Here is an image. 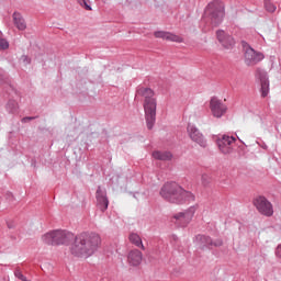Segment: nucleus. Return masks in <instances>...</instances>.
Returning a JSON list of instances; mask_svg holds the SVG:
<instances>
[{
  "instance_id": "20",
  "label": "nucleus",
  "mask_w": 281,
  "mask_h": 281,
  "mask_svg": "<svg viewBox=\"0 0 281 281\" xmlns=\"http://www.w3.org/2000/svg\"><path fill=\"white\" fill-rule=\"evenodd\" d=\"M167 41H170L171 43H183V37L180 35H177L175 33H167Z\"/></svg>"
},
{
  "instance_id": "7",
  "label": "nucleus",
  "mask_w": 281,
  "mask_h": 281,
  "mask_svg": "<svg viewBox=\"0 0 281 281\" xmlns=\"http://www.w3.org/2000/svg\"><path fill=\"white\" fill-rule=\"evenodd\" d=\"M255 207H257L259 214H262L263 216H273V205L267 198L265 196H258L254 201Z\"/></svg>"
},
{
  "instance_id": "28",
  "label": "nucleus",
  "mask_w": 281,
  "mask_h": 281,
  "mask_svg": "<svg viewBox=\"0 0 281 281\" xmlns=\"http://www.w3.org/2000/svg\"><path fill=\"white\" fill-rule=\"evenodd\" d=\"M9 106H12L11 109H16L18 104L14 101H10Z\"/></svg>"
},
{
  "instance_id": "9",
  "label": "nucleus",
  "mask_w": 281,
  "mask_h": 281,
  "mask_svg": "<svg viewBox=\"0 0 281 281\" xmlns=\"http://www.w3.org/2000/svg\"><path fill=\"white\" fill-rule=\"evenodd\" d=\"M255 78L261 87V95L263 98H267L269 95V77H267V72L260 68H257L255 72Z\"/></svg>"
},
{
  "instance_id": "26",
  "label": "nucleus",
  "mask_w": 281,
  "mask_h": 281,
  "mask_svg": "<svg viewBox=\"0 0 281 281\" xmlns=\"http://www.w3.org/2000/svg\"><path fill=\"white\" fill-rule=\"evenodd\" d=\"M21 61H22L24 65H29V63H30L31 60H30V57H27L26 55H23V56L21 57Z\"/></svg>"
},
{
  "instance_id": "23",
  "label": "nucleus",
  "mask_w": 281,
  "mask_h": 281,
  "mask_svg": "<svg viewBox=\"0 0 281 281\" xmlns=\"http://www.w3.org/2000/svg\"><path fill=\"white\" fill-rule=\"evenodd\" d=\"M8 47H10V43L5 40H0V49H8Z\"/></svg>"
},
{
  "instance_id": "2",
  "label": "nucleus",
  "mask_w": 281,
  "mask_h": 281,
  "mask_svg": "<svg viewBox=\"0 0 281 281\" xmlns=\"http://www.w3.org/2000/svg\"><path fill=\"white\" fill-rule=\"evenodd\" d=\"M160 196L168 201L169 203H175L176 205H183V203L194 202V194L186 189L181 188L176 182L166 183L160 190Z\"/></svg>"
},
{
  "instance_id": "4",
  "label": "nucleus",
  "mask_w": 281,
  "mask_h": 281,
  "mask_svg": "<svg viewBox=\"0 0 281 281\" xmlns=\"http://www.w3.org/2000/svg\"><path fill=\"white\" fill-rule=\"evenodd\" d=\"M205 15L213 27H218V24L223 23V19L225 16V4L221 1H213L209 3L205 10Z\"/></svg>"
},
{
  "instance_id": "22",
  "label": "nucleus",
  "mask_w": 281,
  "mask_h": 281,
  "mask_svg": "<svg viewBox=\"0 0 281 281\" xmlns=\"http://www.w3.org/2000/svg\"><path fill=\"white\" fill-rule=\"evenodd\" d=\"M267 12H274L277 10L276 5L271 2H266Z\"/></svg>"
},
{
  "instance_id": "25",
  "label": "nucleus",
  "mask_w": 281,
  "mask_h": 281,
  "mask_svg": "<svg viewBox=\"0 0 281 281\" xmlns=\"http://www.w3.org/2000/svg\"><path fill=\"white\" fill-rule=\"evenodd\" d=\"M15 278H19V280H22V281H27L25 280V276H23V273H21V271H15Z\"/></svg>"
},
{
  "instance_id": "30",
  "label": "nucleus",
  "mask_w": 281,
  "mask_h": 281,
  "mask_svg": "<svg viewBox=\"0 0 281 281\" xmlns=\"http://www.w3.org/2000/svg\"><path fill=\"white\" fill-rule=\"evenodd\" d=\"M280 252H281V246H279V247L277 248V255H278V256H280Z\"/></svg>"
},
{
  "instance_id": "27",
  "label": "nucleus",
  "mask_w": 281,
  "mask_h": 281,
  "mask_svg": "<svg viewBox=\"0 0 281 281\" xmlns=\"http://www.w3.org/2000/svg\"><path fill=\"white\" fill-rule=\"evenodd\" d=\"M202 182L204 183V186H207V183H210V177H207L206 175L202 176Z\"/></svg>"
},
{
  "instance_id": "13",
  "label": "nucleus",
  "mask_w": 281,
  "mask_h": 281,
  "mask_svg": "<svg viewBox=\"0 0 281 281\" xmlns=\"http://www.w3.org/2000/svg\"><path fill=\"white\" fill-rule=\"evenodd\" d=\"M217 41L225 47V49H232L234 45H236V41H234V37L229 35V33L220 30L216 32Z\"/></svg>"
},
{
  "instance_id": "15",
  "label": "nucleus",
  "mask_w": 281,
  "mask_h": 281,
  "mask_svg": "<svg viewBox=\"0 0 281 281\" xmlns=\"http://www.w3.org/2000/svg\"><path fill=\"white\" fill-rule=\"evenodd\" d=\"M97 205L101 212H106L109 209V199L106 198V191H103L102 188H98L97 193Z\"/></svg>"
},
{
  "instance_id": "12",
  "label": "nucleus",
  "mask_w": 281,
  "mask_h": 281,
  "mask_svg": "<svg viewBox=\"0 0 281 281\" xmlns=\"http://www.w3.org/2000/svg\"><path fill=\"white\" fill-rule=\"evenodd\" d=\"M210 109L213 117H223V115L227 113V105L216 98L211 99Z\"/></svg>"
},
{
  "instance_id": "3",
  "label": "nucleus",
  "mask_w": 281,
  "mask_h": 281,
  "mask_svg": "<svg viewBox=\"0 0 281 281\" xmlns=\"http://www.w3.org/2000/svg\"><path fill=\"white\" fill-rule=\"evenodd\" d=\"M137 93L144 98L143 109L147 128L148 131H153V126H155L157 120V98H155V91L150 88H139Z\"/></svg>"
},
{
  "instance_id": "11",
  "label": "nucleus",
  "mask_w": 281,
  "mask_h": 281,
  "mask_svg": "<svg viewBox=\"0 0 281 281\" xmlns=\"http://www.w3.org/2000/svg\"><path fill=\"white\" fill-rule=\"evenodd\" d=\"M196 210H199V205L190 206L186 212H180L176 214L173 218H176V221H179L181 225L186 226L192 221V218H194Z\"/></svg>"
},
{
  "instance_id": "5",
  "label": "nucleus",
  "mask_w": 281,
  "mask_h": 281,
  "mask_svg": "<svg viewBox=\"0 0 281 281\" xmlns=\"http://www.w3.org/2000/svg\"><path fill=\"white\" fill-rule=\"evenodd\" d=\"M70 238H74L71 233L53 231L43 235L42 240L46 243V245H65V243H69Z\"/></svg>"
},
{
  "instance_id": "17",
  "label": "nucleus",
  "mask_w": 281,
  "mask_h": 281,
  "mask_svg": "<svg viewBox=\"0 0 281 281\" xmlns=\"http://www.w3.org/2000/svg\"><path fill=\"white\" fill-rule=\"evenodd\" d=\"M13 21L18 30L23 31L27 27V24H25V20L23 19V15H21L20 13H13Z\"/></svg>"
},
{
  "instance_id": "14",
  "label": "nucleus",
  "mask_w": 281,
  "mask_h": 281,
  "mask_svg": "<svg viewBox=\"0 0 281 281\" xmlns=\"http://www.w3.org/2000/svg\"><path fill=\"white\" fill-rule=\"evenodd\" d=\"M144 260V254L138 249H132L127 254V263L130 267H139Z\"/></svg>"
},
{
  "instance_id": "6",
  "label": "nucleus",
  "mask_w": 281,
  "mask_h": 281,
  "mask_svg": "<svg viewBox=\"0 0 281 281\" xmlns=\"http://www.w3.org/2000/svg\"><path fill=\"white\" fill-rule=\"evenodd\" d=\"M245 47V63L248 65V67H254V65H258L261 60H265V54L260 52H256L250 46H244Z\"/></svg>"
},
{
  "instance_id": "16",
  "label": "nucleus",
  "mask_w": 281,
  "mask_h": 281,
  "mask_svg": "<svg viewBox=\"0 0 281 281\" xmlns=\"http://www.w3.org/2000/svg\"><path fill=\"white\" fill-rule=\"evenodd\" d=\"M195 243L200 249H203L204 247H210V245H212V238L205 235H198L195 237Z\"/></svg>"
},
{
  "instance_id": "18",
  "label": "nucleus",
  "mask_w": 281,
  "mask_h": 281,
  "mask_svg": "<svg viewBox=\"0 0 281 281\" xmlns=\"http://www.w3.org/2000/svg\"><path fill=\"white\" fill-rule=\"evenodd\" d=\"M128 239L132 245H135V247L143 249V251L146 249V247H144V243H142V237H139V235H137L136 233H131Z\"/></svg>"
},
{
  "instance_id": "21",
  "label": "nucleus",
  "mask_w": 281,
  "mask_h": 281,
  "mask_svg": "<svg viewBox=\"0 0 281 281\" xmlns=\"http://www.w3.org/2000/svg\"><path fill=\"white\" fill-rule=\"evenodd\" d=\"M156 38H162V41H167L168 40V32L166 31H157L154 33Z\"/></svg>"
},
{
  "instance_id": "1",
  "label": "nucleus",
  "mask_w": 281,
  "mask_h": 281,
  "mask_svg": "<svg viewBox=\"0 0 281 281\" xmlns=\"http://www.w3.org/2000/svg\"><path fill=\"white\" fill-rule=\"evenodd\" d=\"M100 245H102V238H100L99 234L83 233L75 238V243L71 246L70 251L72 256H76L77 258H89L98 251Z\"/></svg>"
},
{
  "instance_id": "24",
  "label": "nucleus",
  "mask_w": 281,
  "mask_h": 281,
  "mask_svg": "<svg viewBox=\"0 0 281 281\" xmlns=\"http://www.w3.org/2000/svg\"><path fill=\"white\" fill-rule=\"evenodd\" d=\"M80 5L86 8V10H91V7L87 4V0H77Z\"/></svg>"
},
{
  "instance_id": "8",
  "label": "nucleus",
  "mask_w": 281,
  "mask_h": 281,
  "mask_svg": "<svg viewBox=\"0 0 281 281\" xmlns=\"http://www.w3.org/2000/svg\"><path fill=\"white\" fill-rule=\"evenodd\" d=\"M234 144H236V137L223 135L217 138V146L223 155H231L234 151Z\"/></svg>"
},
{
  "instance_id": "19",
  "label": "nucleus",
  "mask_w": 281,
  "mask_h": 281,
  "mask_svg": "<svg viewBox=\"0 0 281 281\" xmlns=\"http://www.w3.org/2000/svg\"><path fill=\"white\" fill-rule=\"evenodd\" d=\"M153 157L159 161H170V159H172V154L169 151H154Z\"/></svg>"
},
{
  "instance_id": "29",
  "label": "nucleus",
  "mask_w": 281,
  "mask_h": 281,
  "mask_svg": "<svg viewBox=\"0 0 281 281\" xmlns=\"http://www.w3.org/2000/svg\"><path fill=\"white\" fill-rule=\"evenodd\" d=\"M30 120H35L34 116H26L24 119H22V122H30Z\"/></svg>"
},
{
  "instance_id": "10",
  "label": "nucleus",
  "mask_w": 281,
  "mask_h": 281,
  "mask_svg": "<svg viewBox=\"0 0 281 281\" xmlns=\"http://www.w3.org/2000/svg\"><path fill=\"white\" fill-rule=\"evenodd\" d=\"M188 134L190 139L194 142L195 144H199L202 148H205L207 146V139H205V136H203V133L199 131L194 125L188 126Z\"/></svg>"
}]
</instances>
